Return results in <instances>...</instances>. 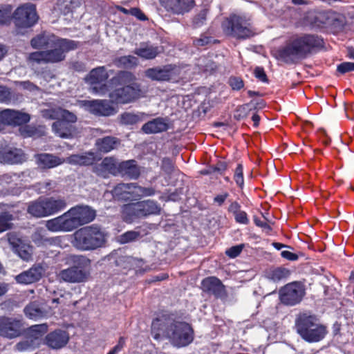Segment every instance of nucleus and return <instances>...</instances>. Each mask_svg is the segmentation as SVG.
I'll use <instances>...</instances> for the list:
<instances>
[{
    "instance_id": "f257e3e1",
    "label": "nucleus",
    "mask_w": 354,
    "mask_h": 354,
    "mask_svg": "<svg viewBox=\"0 0 354 354\" xmlns=\"http://www.w3.org/2000/svg\"><path fill=\"white\" fill-rule=\"evenodd\" d=\"M160 332L176 347L186 346L194 339V330L189 324L174 322L164 317L156 318L151 324V333L154 339L160 338Z\"/></svg>"
},
{
    "instance_id": "f03ea898",
    "label": "nucleus",
    "mask_w": 354,
    "mask_h": 354,
    "mask_svg": "<svg viewBox=\"0 0 354 354\" xmlns=\"http://www.w3.org/2000/svg\"><path fill=\"white\" fill-rule=\"evenodd\" d=\"M323 41L317 36L307 35L288 42L276 50L274 56L288 64H296L305 58L312 48L322 46Z\"/></svg>"
},
{
    "instance_id": "7ed1b4c3",
    "label": "nucleus",
    "mask_w": 354,
    "mask_h": 354,
    "mask_svg": "<svg viewBox=\"0 0 354 354\" xmlns=\"http://www.w3.org/2000/svg\"><path fill=\"white\" fill-rule=\"evenodd\" d=\"M136 76L129 71H120L113 77L111 82L115 88L109 93L110 101L115 104L131 103L139 99L142 91L141 85L136 82Z\"/></svg>"
},
{
    "instance_id": "20e7f679",
    "label": "nucleus",
    "mask_w": 354,
    "mask_h": 354,
    "mask_svg": "<svg viewBox=\"0 0 354 354\" xmlns=\"http://www.w3.org/2000/svg\"><path fill=\"white\" fill-rule=\"evenodd\" d=\"M107 232L97 225L82 227L73 234L72 245L80 251H93L105 247Z\"/></svg>"
},
{
    "instance_id": "39448f33",
    "label": "nucleus",
    "mask_w": 354,
    "mask_h": 354,
    "mask_svg": "<svg viewBox=\"0 0 354 354\" xmlns=\"http://www.w3.org/2000/svg\"><path fill=\"white\" fill-rule=\"evenodd\" d=\"M79 45V41L60 38L53 44V48L31 53L27 60L30 63L37 64L58 63L65 59L66 53L77 49Z\"/></svg>"
},
{
    "instance_id": "423d86ee",
    "label": "nucleus",
    "mask_w": 354,
    "mask_h": 354,
    "mask_svg": "<svg viewBox=\"0 0 354 354\" xmlns=\"http://www.w3.org/2000/svg\"><path fill=\"white\" fill-rule=\"evenodd\" d=\"M66 263L71 266L61 270L57 277L67 283H78L86 281L89 277L86 270L90 266L91 260L83 255L69 254L66 257Z\"/></svg>"
},
{
    "instance_id": "0eeeda50",
    "label": "nucleus",
    "mask_w": 354,
    "mask_h": 354,
    "mask_svg": "<svg viewBox=\"0 0 354 354\" xmlns=\"http://www.w3.org/2000/svg\"><path fill=\"white\" fill-rule=\"evenodd\" d=\"M295 328L297 333L309 342H319L326 334V327L319 324L315 316L307 313L297 315L295 319Z\"/></svg>"
},
{
    "instance_id": "6e6552de",
    "label": "nucleus",
    "mask_w": 354,
    "mask_h": 354,
    "mask_svg": "<svg viewBox=\"0 0 354 354\" xmlns=\"http://www.w3.org/2000/svg\"><path fill=\"white\" fill-rule=\"evenodd\" d=\"M160 206L152 200H145L136 203L125 204L122 207V219L131 223L137 218L147 217L152 214H159Z\"/></svg>"
},
{
    "instance_id": "1a4fd4ad",
    "label": "nucleus",
    "mask_w": 354,
    "mask_h": 354,
    "mask_svg": "<svg viewBox=\"0 0 354 354\" xmlns=\"http://www.w3.org/2000/svg\"><path fill=\"white\" fill-rule=\"evenodd\" d=\"M224 32L236 39H245L254 35L250 19L237 15H231L222 23Z\"/></svg>"
},
{
    "instance_id": "9d476101",
    "label": "nucleus",
    "mask_w": 354,
    "mask_h": 354,
    "mask_svg": "<svg viewBox=\"0 0 354 354\" xmlns=\"http://www.w3.org/2000/svg\"><path fill=\"white\" fill-rule=\"evenodd\" d=\"M154 194L153 188L142 187L136 183H119L111 190L113 198L123 202L138 201L141 197Z\"/></svg>"
},
{
    "instance_id": "9b49d317",
    "label": "nucleus",
    "mask_w": 354,
    "mask_h": 354,
    "mask_svg": "<svg viewBox=\"0 0 354 354\" xmlns=\"http://www.w3.org/2000/svg\"><path fill=\"white\" fill-rule=\"evenodd\" d=\"M109 74L104 66L93 68L84 78L85 83L88 86L90 92L100 95H105L108 91L106 80Z\"/></svg>"
},
{
    "instance_id": "f8f14e48",
    "label": "nucleus",
    "mask_w": 354,
    "mask_h": 354,
    "mask_svg": "<svg viewBox=\"0 0 354 354\" xmlns=\"http://www.w3.org/2000/svg\"><path fill=\"white\" fill-rule=\"evenodd\" d=\"M15 26L17 28H28L37 21L35 6L26 3L19 7L12 14Z\"/></svg>"
},
{
    "instance_id": "ddd939ff",
    "label": "nucleus",
    "mask_w": 354,
    "mask_h": 354,
    "mask_svg": "<svg viewBox=\"0 0 354 354\" xmlns=\"http://www.w3.org/2000/svg\"><path fill=\"white\" fill-rule=\"evenodd\" d=\"M72 230L91 222L95 217V212L88 206H77L66 212Z\"/></svg>"
},
{
    "instance_id": "4468645a",
    "label": "nucleus",
    "mask_w": 354,
    "mask_h": 354,
    "mask_svg": "<svg viewBox=\"0 0 354 354\" xmlns=\"http://www.w3.org/2000/svg\"><path fill=\"white\" fill-rule=\"evenodd\" d=\"M305 294L304 286L299 282H293L283 286L279 290L281 301L285 305L299 304Z\"/></svg>"
},
{
    "instance_id": "2eb2a0df",
    "label": "nucleus",
    "mask_w": 354,
    "mask_h": 354,
    "mask_svg": "<svg viewBox=\"0 0 354 354\" xmlns=\"http://www.w3.org/2000/svg\"><path fill=\"white\" fill-rule=\"evenodd\" d=\"M47 330L46 324H39L30 327L26 337L15 345L16 350L23 351L35 347L39 344V338L46 333Z\"/></svg>"
},
{
    "instance_id": "dca6fc26",
    "label": "nucleus",
    "mask_w": 354,
    "mask_h": 354,
    "mask_svg": "<svg viewBox=\"0 0 354 354\" xmlns=\"http://www.w3.org/2000/svg\"><path fill=\"white\" fill-rule=\"evenodd\" d=\"M24 330L21 319L12 317H0V335L9 339L20 336Z\"/></svg>"
},
{
    "instance_id": "f3484780",
    "label": "nucleus",
    "mask_w": 354,
    "mask_h": 354,
    "mask_svg": "<svg viewBox=\"0 0 354 354\" xmlns=\"http://www.w3.org/2000/svg\"><path fill=\"white\" fill-rule=\"evenodd\" d=\"M118 162L113 157H106L101 162L95 163L92 167V171L97 176L102 178H108L109 175H118Z\"/></svg>"
},
{
    "instance_id": "a211bd4d",
    "label": "nucleus",
    "mask_w": 354,
    "mask_h": 354,
    "mask_svg": "<svg viewBox=\"0 0 354 354\" xmlns=\"http://www.w3.org/2000/svg\"><path fill=\"white\" fill-rule=\"evenodd\" d=\"M83 103L90 113L96 115L110 116L115 113V109L106 100H85Z\"/></svg>"
},
{
    "instance_id": "6ab92c4d",
    "label": "nucleus",
    "mask_w": 354,
    "mask_h": 354,
    "mask_svg": "<svg viewBox=\"0 0 354 354\" xmlns=\"http://www.w3.org/2000/svg\"><path fill=\"white\" fill-rule=\"evenodd\" d=\"M45 268L40 263L34 264L28 270L15 277L16 281L22 284H30L39 281L45 272Z\"/></svg>"
},
{
    "instance_id": "aec40b11",
    "label": "nucleus",
    "mask_w": 354,
    "mask_h": 354,
    "mask_svg": "<svg viewBox=\"0 0 354 354\" xmlns=\"http://www.w3.org/2000/svg\"><path fill=\"white\" fill-rule=\"evenodd\" d=\"M203 291L214 295L217 298H224L226 296L225 286L218 278L209 277L204 279L201 283Z\"/></svg>"
},
{
    "instance_id": "412c9836",
    "label": "nucleus",
    "mask_w": 354,
    "mask_h": 354,
    "mask_svg": "<svg viewBox=\"0 0 354 354\" xmlns=\"http://www.w3.org/2000/svg\"><path fill=\"white\" fill-rule=\"evenodd\" d=\"M26 160V154L21 149L8 147L0 151V162L4 164H20Z\"/></svg>"
},
{
    "instance_id": "4be33fe9",
    "label": "nucleus",
    "mask_w": 354,
    "mask_h": 354,
    "mask_svg": "<svg viewBox=\"0 0 354 354\" xmlns=\"http://www.w3.org/2000/svg\"><path fill=\"white\" fill-rule=\"evenodd\" d=\"M160 3L167 10L176 14L188 12L195 4L194 0H160Z\"/></svg>"
},
{
    "instance_id": "5701e85b",
    "label": "nucleus",
    "mask_w": 354,
    "mask_h": 354,
    "mask_svg": "<svg viewBox=\"0 0 354 354\" xmlns=\"http://www.w3.org/2000/svg\"><path fill=\"white\" fill-rule=\"evenodd\" d=\"M68 339V333L62 330H55L48 333L45 338L46 344L53 349H59L65 346Z\"/></svg>"
},
{
    "instance_id": "b1692460",
    "label": "nucleus",
    "mask_w": 354,
    "mask_h": 354,
    "mask_svg": "<svg viewBox=\"0 0 354 354\" xmlns=\"http://www.w3.org/2000/svg\"><path fill=\"white\" fill-rule=\"evenodd\" d=\"M174 66L172 65H167L163 67H155L148 68L145 71V75L156 81H167L173 76V71Z\"/></svg>"
},
{
    "instance_id": "393cba45",
    "label": "nucleus",
    "mask_w": 354,
    "mask_h": 354,
    "mask_svg": "<svg viewBox=\"0 0 354 354\" xmlns=\"http://www.w3.org/2000/svg\"><path fill=\"white\" fill-rule=\"evenodd\" d=\"M46 227L51 232H70L73 230L66 212L60 216L47 221Z\"/></svg>"
},
{
    "instance_id": "a878e982",
    "label": "nucleus",
    "mask_w": 354,
    "mask_h": 354,
    "mask_svg": "<svg viewBox=\"0 0 354 354\" xmlns=\"http://www.w3.org/2000/svg\"><path fill=\"white\" fill-rule=\"evenodd\" d=\"M60 38L50 33H42L33 37L30 41L32 48L39 49L53 47V44Z\"/></svg>"
},
{
    "instance_id": "bb28decb",
    "label": "nucleus",
    "mask_w": 354,
    "mask_h": 354,
    "mask_svg": "<svg viewBox=\"0 0 354 354\" xmlns=\"http://www.w3.org/2000/svg\"><path fill=\"white\" fill-rule=\"evenodd\" d=\"M136 162L134 160L118 162V174L130 178H137L140 176V169Z\"/></svg>"
},
{
    "instance_id": "cd10ccee",
    "label": "nucleus",
    "mask_w": 354,
    "mask_h": 354,
    "mask_svg": "<svg viewBox=\"0 0 354 354\" xmlns=\"http://www.w3.org/2000/svg\"><path fill=\"white\" fill-rule=\"evenodd\" d=\"M35 158L38 166L42 169L53 168L64 162V159L49 153L37 154Z\"/></svg>"
},
{
    "instance_id": "c85d7f7f",
    "label": "nucleus",
    "mask_w": 354,
    "mask_h": 354,
    "mask_svg": "<svg viewBox=\"0 0 354 354\" xmlns=\"http://www.w3.org/2000/svg\"><path fill=\"white\" fill-rule=\"evenodd\" d=\"M52 129L55 134L62 138H71L75 132L72 124L60 119L53 123Z\"/></svg>"
},
{
    "instance_id": "c756f323",
    "label": "nucleus",
    "mask_w": 354,
    "mask_h": 354,
    "mask_svg": "<svg viewBox=\"0 0 354 354\" xmlns=\"http://www.w3.org/2000/svg\"><path fill=\"white\" fill-rule=\"evenodd\" d=\"M120 144V140L113 136H106L96 140L95 145L98 151L102 153H108L117 149Z\"/></svg>"
},
{
    "instance_id": "7c9ffc66",
    "label": "nucleus",
    "mask_w": 354,
    "mask_h": 354,
    "mask_svg": "<svg viewBox=\"0 0 354 354\" xmlns=\"http://www.w3.org/2000/svg\"><path fill=\"white\" fill-rule=\"evenodd\" d=\"M47 215H51L64 209L66 206V201L62 198H44Z\"/></svg>"
},
{
    "instance_id": "2f4dec72",
    "label": "nucleus",
    "mask_w": 354,
    "mask_h": 354,
    "mask_svg": "<svg viewBox=\"0 0 354 354\" xmlns=\"http://www.w3.org/2000/svg\"><path fill=\"white\" fill-rule=\"evenodd\" d=\"M134 54L146 59H154L159 53L160 50L158 46H153L147 43H142L139 48L133 51Z\"/></svg>"
},
{
    "instance_id": "473e14b6",
    "label": "nucleus",
    "mask_w": 354,
    "mask_h": 354,
    "mask_svg": "<svg viewBox=\"0 0 354 354\" xmlns=\"http://www.w3.org/2000/svg\"><path fill=\"white\" fill-rule=\"evenodd\" d=\"M168 129V124L163 118H158L145 123L142 131L146 133H156L165 131Z\"/></svg>"
},
{
    "instance_id": "72a5a7b5",
    "label": "nucleus",
    "mask_w": 354,
    "mask_h": 354,
    "mask_svg": "<svg viewBox=\"0 0 354 354\" xmlns=\"http://www.w3.org/2000/svg\"><path fill=\"white\" fill-rule=\"evenodd\" d=\"M32 216L40 218L48 216L44 198H39L37 201L31 202L27 209Z\"/></svg>"
},
{
    "instance_id": "f704fd0d",
    "label": "nucleus",
    "mask_w": 354,
    "mask_h": 354,
    "mask_svg": "<svg viewBox=\"0 0 354 354\" xmlns=\"http://www.w3.org/2000/svg\"><path fill=\"white\" fill-rule=\"evenodd\" d=\"M24 312L27 317L30 319L41 317L45 315L46 311L37 302H32L24 308Z\"/></svg>"
},
{
    "instance_id": "c9c22d12",
    "label": "nucleus",
    "mask_w": 354,
    "mask_h": 354,
    "mask_svg": "<svg viewBox=\"0 0 354 354\" xmlns=\"http://www.w3.org/2000/svg\"><path fill=\"white\" fill-rule=\"evenodd\" d=\"M138 58L132 56H122L115 59V63L118 67L132 68L138 64Z\"/></svg>"
},
{
    "instance_id": "e433bc0d",
    "label": "nucleus",
    "mask_w": 354,
    "mask_h": 354,
    "mask_svg": "<svg viewBox=\"0 0 354 354\" xmlns=\"http://www.w3.org/2000/svg\"><path fill=\"white\" fill-rule=\"evenodd\" d=\"M2 240L8 241L9 245L12 247L13 252L24 243L23 240L19 237V234L15 232H10L6 234L2 238Z\"/></svg>"
},
{
    "instance_id": "4c0bfd02",
    "label": "nucleus",
    "mask_w": 354,
    "mask_h": 354,
    "mask_svg": "<svg viewBox=\"0 0 354 354\" xmlns=\"http://www.w3.org/2000/svg\"><path fill=\"white\" fill-rule=\"evenodd\" d=\"M141 237L140 232L136 231H128L117 237V241L121 244H125L135 241Z\"/></svg>"
},
{
    "instance_id": "58836bf2",
    "label": "nucleus",
    "mask_w": 354,
    "mask_h": 354,
    "mask_svg": "<svg viewBox=\"0 0 354 354\" xmlns=\"http://www.w3.org/2000/svg\"><path fill=\"white\" fill-rule=\"evenodd\" d=\"M32 241L37 246H43L48 244L52 245L55 243L53 238H47L41 232V231H36L32 235Z\"/></svg>"
},
{
    "instance_id": "ea45409f",
    "label": "nucleus",
    "mask_w": 354,
    "mask_h": 354,
    "mask_svg": "<svg viewBox=\"0 0 354 354\" xmlns=\"http://www.w3.org/2000/svg\"><path fill=\"white\" fill-rule=\"evenodd\" d=\"M13 218V215L9 212H6L0 214V233L12 227L13 223L12 221Z\"/></svg>"
},
{
    "instance_id": "a19ab883",
    "label": "nucleus",
    "mask_w": 354,
    "mask_h": 354,
    "mask_svg": "<svg viewBox=\"0 0 354 354\" xmlns=\"http://www.w3.org/2000/svg\"><path fill=\"white\" fill-rule=\"evenodd\" d=\"M13 218V215L9 212H6L0 214V233L12 227L13 223L12 221Z\"/></svg>"
},
{
    "instance_id": "79ce46f5",
    "label": "nucleus",
    "mask_w": 354,
    "mask_h": 354,
    "mask_svg": "<svg viewBox=\"0 0 354 354\" xmlns=\"http://www.w3.org/2000/svg\"><path fill=\"white\" fill-rule=\"evenodd\" d=\"M333 19L326 12H319L314 17L313 24L315 26L322 28L325 26L330 25Z\"/></svg>"
},
{
    "instance_id": "37998d69",
    "label": "nucleus",
    "mask_w": 354,
    "mask_h": 354,
    "mask_svg": "<svg viewBox=\"0 0 354 354\" xmlns=\"http://www.w3.org/2000/svg\"><path fill=\"white\" fill-rule=\"evenodd\" d=\"M290 271L283 268H277L268 272V278L274 281H279L288 277Z\"/></svg>"
},
{
    "instance_id": "c03bdc74",
    "label": "nucleus",
    "mask_w": 354,
    "mask_h": 354,
    "mask_svg": "<svg viewBox=\"0 0 354 354\" xmlns=\"http://www.w3.org/2000/svg\"><path fill=\"white\" fill-rule=\"evenodd\" d=\"M61 107H51L48 109H43L41 113V115L44 118L48 119V120H59L60 119L61 112H62Z\"/></svg>"
},
{
    "instance_id": "a18cd8bd",
    "label": "nucleus",
    "mask_w": 354,
    "mask_h": 354,
    "mask_svg": "<svg viewBox=\"0 0 354 354\" xmlns=\"http://www.w3.org/2000/svg\"><path fill=\"white\" fill-rule=\"evenodd\" d=\"M12 7L10 5L0 6V24H6L11 20Z\"/></svg>"
},
{
    "instance_id": "49530a36",
    "label": "nucleus",
    "mask_w": 354,
    "mask_h": 354,
    "mask_svg": "<svg viewBox=\"0 0 354 354\" xmlns=\"http://www.w3.org/2000/svg\"><path fill=\"white\" fill-rule=\"evenodd\" d=\"M13 116L12 125L14 126H19L24 124H26L30 120V116L29 114L19 111L14 110Z\"/></svg>"
},
{
    "instance_id": "de8ad7c7",
    "label": "nucleus",
    "mask_w": 354,
    "mask_h": 354,
    "mask_svg": "<svg viewBox=\"0 0 354 354\" xmlns=\"http://www.w3.org/2000/svg\"><path fill=\"white\" fill-rule=\"evenodd\" d=\"M140 120L138 115L125 112L120 115L121 123L126 125L135 124L138 123Z\"/></svg>"
},
{
    "instance_id": "09e8293b",
    "label": "nucleus",
    "mask_w": 354,
    "mask_h": 354,
    "mask_svg": "<svg viewBox=\"0 0 354 354\" xmlns=\"http://www.w3.org/2000/svg\"><path fill=\"white\" fill-rule=\"evenodd\" d=\"M14 252L17 253L20 258L25 261H28L32 256L30 247L24 243L17 248Z\"/></svg>"
},
{
    "instance_id": "8fccbe9b",
    "label": "nucleus",
    "mask_w": 354,
    "mask_h": 354,
    "mask_svg": "<svg viewBox=\"0 0 354 354\" xmlns=\"http://www.w3.org/2000/svg\"><path fill=\"white\" fill-rule=\"evenodd\" d=\"M197 65L200 69L204 71H212L216 68L215 64L205 57H200L198 60Z\"/></svg>"
},
{
    "instance_id": "3c124183",
    "label": "nucleus",
    "mask_w": 354,
    "mask_h": 354,
    "mask_svg": "<svg viewBox=\"0 0 354 354\" xmlns=\"http://www.w3.org/2000/svg\"><path fill=\"white\" fill-rule=\"evenodd\" d=\"M97 160V157L93 152H86L80 155V165L88 166L93 165L94 162Z\"/></svg>"
},
{
    "instance_id": "603ef678",
    "label": "nucleus",
    "mask_w": 354,
    "mask_h": 354,
    "mask_svg": "<svg viewBox=\"0 0 354 354\" xmlns=\"http://www.w3.org/2000/svg\"><path fill=\"white\" fill-rule=\"evenodd\" d=\"M13 113L12 109H4L0 111V122L3 124L12 125Z\"/></svg>"
},
{
    "instance_id": "864d4df0",
    "label": "nucleus",
    "mask_w": 354,
    "mask_h": 354,
    "mask_svg": "<svg viewBox=\"0 0 354 354\" xmlns=\"http://www.w3.org/2000/svg\"><path fill=\"white\" fill-rule=\"evenodd\" d=\"M252 104V101L250 102V103L245 104L243 105L239 106L236 110V114L234 117L238 120H241L242 118L247 117L249 112L252 110V108L250 107Z\"/></svg>"
},
{
    "instance_id": "5fc2aeb1",
    "label": "nucleus",
    "mask_w": 354,
    "mask_h": 354,
    "mask_svg": "<svg viewBox=\"0 0 354 354\" xmlns=\"http://www.w3.org/2000/svg\"><path fill=\"white\" fill-rule=\"evenodd\" d=\"M12 96L10 88L0 85V102L8 103L12 100Z\"/></svg>"
},
{
    "instance_id": "6e6d98bb",
    "label": "nucleus",
    "mask_w": 354,
    "mask_h": 354,
    "mask_svg": "<svg viewBox=\"0 0 354 354\" xmlns=\"http://www.w3.org/2000/svg\"><path fill=\"white\" fill-rule=\"evenodd\" d=\"M207 10H202L198 15H196L193 19V26L194 28H198L201 26L206 21Z\"/></svg>"
},
{
    "instance_id": "4d7b16f0",
    "label": "nucleus",
    "mask_w": 354,
    "mask_h": 354,
    "mask_svg": "<svg viewBox=\"0 0 354 354\" xmlns=\"http://www.w3.org/2000/svg\"><path fill=\"white\" fill-rule=\"evenodd\" d=\"M60 120L66 121L72 124L73 123L76 122L77 118L74 113L71 112L66 109H62Z\"/></svg>"
},
{
    "instance_id": "13d9d810",
    "label": "nucleus",
    "mask_w": 354,
    "mask_h": 354,
    "mask_svg": "<svg viewBox=\"0 0 354 354\" xmlns=\"http://www.w3.org/2000/svg\"><path fill=\"white\" fill-rule=\"evenodd\" d=\"M58 8L61 12L64 15H67L70 12H72L73 6L71 3V0H64L63 2L58 3Z\"/></svg>"
},
{
    "instance_id": "bf43d9fd",
    "label": "nucleus",
    "mask_w": 354,
    "mask_h": 354,
    "mask_svg": "<svg viewBox=\"0 0 354 354\" xmlns=\"http://www.w3.org/2000/svg\"><path fill=\"white\" fill-rule=\"evenodd\" d=\"M234 178L236 183V184L240 187H242L244 184V180H243V167L241 164H239L235 172Z\"/></svg>"
},
{
    "instance_id": "052dcab7",
    "label": "nucleus",
    "mask_w": 354,
    "mask_h": 354,
    "mask_svg": "<svg viewBox=\"0 0 354 354\" xmlns=\"http://www.w3.org/2000/svg\"><path fill=\"white\" fill-rule=\"evenodd\" d=\"M161 168L167 174H171L174 170V164L168 158H164L162 160Z\"/></svg>"
},
{
    "instance_id": "680f3d73",
    "label": "nucleus",
    "mask_w": 354,
    "mask_h": 354,
    "mask_svg": "<svg viewBox=\"0 0 354 354\" xmlns=\"http://www.w3.org/2000/svg\"><path fill=\"white\" fill-rule=\"evenodd\" d=\"M229 84L233 90H240L244 86L242 79L238 77H231L229 79Z\"/></svg>"
},
{
    "instance_id": "e2e57ef3",
    "label": "nucleus",
    "mask_w": 354,
    "mask_h": 354,
    "mask_svg": "<svg viewBox=\"0 0 354 354\" xmlns=\"http://www.w3.org/2000/svg\"><path fill=\"white\" fill-rule=\"evenodd\" d=\"M243 248V245H238L235 246L231 247L230 249L227 250L225 253L227 256L231 258H235L239 255L241 252Z\"/></svg>"
},
{
    "instance_id": "0e129e2a",
    "label": "nucleus",
    "mask_w": 354,
    "mask_h": 354,
    "mask_svg": "<svg viewBox=\"0 0 354 354\" xmlns=\"http://www.w3.org/2000/svg\"><path fill=\"white\" fill-rule=\"evenodd\" d=\"M354 71V63L343 62L337 66V71L344 74Z\"/></svg>"
},
{
    "instance_id": "69168bd1",
    "label": "nucleus",
    "mask_w": 354,
    "mask_h": 354,
    "mask_svg": "<svg viewBox=\"0 0 354 354\" xmlns=\"http://www.w3.org/2000/svg\"><path fill=\"white\" fill-rule=\"evenodd\" d=\"M235 220L236 222L247 225L249 223V220L247 217V214L242 210L237 212L234 214Z\"/></svg>"
},
{
    "instance_id": "338daca9",
    "label": "nucleus",
    "mask_w": 354,
    "mask_h": 354,
    "mask_svg": "<svg viewBox=\"0 0 354 354\" xmlns=\"http://www.w3.org/2000/svg\"><path fill=\"white\" fill-rule=\"evenodd\" d=\"M254 75L257 78L263 82H268V80L267 75L261 67H256L254 71Z\"/></svg>"
},
{
    "instance_id": "774afa93",
    "label": "nucleus",
    "mask_w": 354,
    "mask_h": 354,
    "mask_svg": "<svg viewBox=\"0 0 354 354\" xmlns=\"http://www.w3.org/2000/svg\"><path fill=\"white\" fill-rule=\"evenodd\" d=\"M254 222L258 227L263 228L267 232H270L272 230L271 226L268 223L264 221H261L257 216L254 217Z\"/></svg>"
}]
</instances>
